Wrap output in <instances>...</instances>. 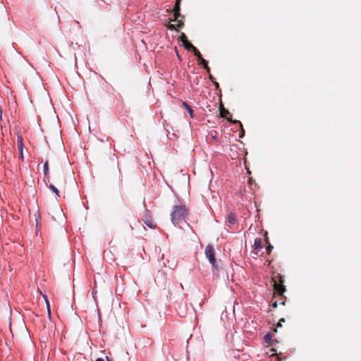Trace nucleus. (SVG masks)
I'll return each instance as SVG.
<instances>
[{
    "mask_svg": "<svg viewBox=\"0 0 361 361\" xmlns=\"http://www.w3.org/2000/svg\"><path fill=\"white\" fill-rule=\"evenodd\" d=\"M167 27L168 29L171 30H176V25L175 24H168L167 25Z\"/></svg>",
    "mask_w": 361,
    "mask_h": 361,
    "instance_id": "a211bd4d",
    "label": "nucleus"
},
{
    "mask_svg": "<svg viewBox=\"0 0 361 361\" xmlns=\"http://www.w3.org/2000/svg\"><path fill=\"white\" fill-rule=\"evenodd\" d=\"M18 147L20 152L23 151V139L20 137H18Z\"/></svg>",
    "mask_w": 361,
    "mask_h": 361,
    "instance_id": "f8f14e48",
    "label": "nucleus"
},
{
    "mask_svg": "<svg viewBox=\"0 0 361 361\" xmlns=\"http://www.w3.org/2000/svg\"><path fill=\"white\" fill-rule=\"evenodd\" d=\"M43 171H44V176L47 177V180H49V177H48V175H49V162H48V161H46L44 162V164Z\"/></svg>",
    "mask_w": 361,
    "mask_h": 361,
    "instance_id": "1a4fd4ad",
    "label": "nucleus"
},
{
    "mask_svg": "<svg viewBox=\"0 0 361 361\" xmlns=\"http://www.w3.org/2000/svg\"><path fill=\"white\" fill-rule=\"evenodd\" d=\"M183 46L185 47V48L188 50V51H192V49H195V46L191 44L190 42H188V40L183 42Z\"/></svg>",
    "mask_w": 361,
    "mask_h": 361,
    "instance_id": "9d476101",
    "label": "nucleus"
},
{
    "mask_svg": "<svg viewBox=\"0 0 361 361\" xmlns=\"http://www.w3.org/2000/svg\"><path fill=\"white\" fill-rule=\"evenodd\" d=\"M285 322V319L282 318V319L279 321V324H278L277 326H282V325H281V324H282V322Z\"/></svg>",
    "mask_w": 361,
    "mask_h": 361,
    "instance_id": "412c9836",
    "label": "nucleus"
},
{
    "mask_svg": "<svg viewBox=\"0 0 361 361\" xmlns=\"http://www.w3.org/2000/svg\"><path fill=\"white\" fill-rule=\"evenodd\" d=\"M271 335L269 334V333H267L264 336V341L267 343H269L271 340Z\"/></svg>",
    "mask_w": 361,
    "mask_h": 361,
    "instance_id": "dca6fc26",
    "label": "nucleus"
},
{
    "mask_svg": "<svg viewBox=\"0 0 361 361\" xmlns=\"http://www.w3.org/2000/svg\"><path fill=\"white\" fill-rule=\"evenodd\" d=\"M182 106L188 111L190 118H194L193 110L192 109L191 106L189 104H188V103H186L185 102H183L182 103Z\"/></svg>",
    "mask_w": 361,
    "mask_h": 361,
    "instance_id": "0eeeda50",
    "label": "nucleus"
},
{
    "mask_svg": "<svg viewBox=\"0 0 361 361\" xmlns=\"http://www.w3.org/2000/svg\"><path fill=\"white\" fill-rule=\"evenodd\" d=\"M181 39H182L183 42L188 40L187 37L185 36V35L184 33H182Z\"/></svg>",
    "mask_w": 361,
    "mask_h": 361,
    "instance_id": "aec40b11",
    "label": "nucleus"
},
{
    "mask_svg": "<svg viewBox=\"0 0 361 361\" xmlns=\"http://www.w3.org/2000/svg\"><path fill=\"white\" fill-rule=\"evenodd\" d=\"M233 123H238L240 125V128H243V125H242V123L239 121H233ZM244 135H245V131H244L243 129H242V130H241V132H240V133L239 135V137H243L244 136Z\"/></svg>",
    "mask_w": 361,
    "mask_h": 361,
    "instance_id": "2eb2a0df",
    "label": "nucleus"
},
{
    "mask_svg": "<svg viewBox=\"0 0 361 361\" xmlns=\"http://www.w3.org/2000/svg\"><path fill=\"white\" fill-rule=\"evenodd\" d=\"M254 246H255V250L261 249L262 247L261 240L260 239H256L255 240Z\"/></svg>",
    "mask_w": 361,
    "mask_h": 361,
    "instance_id": "9b49d317",
    "label": "nucleus"
},
{
    "mask_svg": "<svg viewBox=\"0 0 361 361\" xmlns=\"http://www.w3.org/2000/svg\"><path fill=\"white\" fill-rule=\"evenodd\" d=\"M144 223L150 228H154L156 226L152 216L147 212L144 216Z\"/></svg>",
    "mask_w": 361,
    "mask_h": 361,
    "instance_id": "7ed1b4c3",
    "label": "nucleus"
},
{
    "mask_svg": "<svg viewBox=\"0 0 361 361\" xmlns=\"http://www.w3.org/2000/svg\"><path fill=\"white\" fill-rule=\"evenodd\" d=\"M96 291H92V296L93 298L95 299V294H96Z\"/></svg>",
    "mask_w": 361,
    "mask_h": 361,
    "instance_id": "a878e982",
    "label": "nucleus"
},
{
    "mask_svg": "<svg viewBox=\"0 0 361 361\" xmlns=\"http://www.w3.org/2000/svg\"><path fill=\"white\" fill-rule=\"evenodd\" d=\"M173 19L171 20V21H176L178 20V18L180 16V3L176 2V4L173 7Z\"/></svg>",
    "mask_w": 361,
    "mask_h": 361,
    "instance_id": "20e7f679",
    "label": "nucleus"
},
{
    "mask_svg": "<svg viewBox=\"0 0 361 361\" xmlns=\"http://www.w3.org/2000/svg\"><path fill=\"white\" fill-rule=\"evenodd\" d=\"M272 249H273V246L272 245H269V246H267V253L268 254L270 253Z\"/></svg>",
    "mask_w": 361,
    "mask_h": 361,
    "instance_id": "6ab92c4d",
    "label": "nucleus"
},
{
    "mask_svg": "<svg viewBox=\"0 0 361 361\" xmlns=\"http://www.w3.org/2000/svg\"><path fill=\"white\" fill-rule=\"evenodd\" d=\"M183 25V23H182L181 21H178V23L176 25V27H182Z\"/></svg>",
    "mask_w": 361,
    "mask_h": 361,
    "instance_id": "4be33fe9",
    "label": "nucleus"
},
{
    "mask_svg": "<svg viewBox=\"0 0 361 361\" xmlns=\"http://www.w3.org/2000/svg\"><path fill=\"white\" fill-rule=\"evenodd\" d=\"M188 216V209L185 205H176L173 207L171 214V220L174 226H178L185 221Z\"/></svg>",
    "mask_w": 361,
    "mask_h": 361,
    "instance_id": "f257e3e1",
    "label": "nucleus"
},
{
    "mask_svg": "<svg viewBox=\"0 0 361 361\" xmlns=\"http://www.w3.org/2000/svg\"><path fill=\"white\" fill-rule=\"evenodd\" d=\"M227 221L231 224V225H235L237 224V219H236V216L234 213L233 212H231L228 214V216H227Z\"/></svg>",
    "mask_w": 361,
    "mask_h": 361,
    "instance_id": "423d86ee",
    "label": "nucleus"
},
{
    "mask_svg": "<svg viewBox=\"0 0 361 361\" xmlns=\"http://www.w3.org/2000/svg\"><path fill=\"white\" fill-rule=\"evenodd\" d=\"M277 306H278V303H277L276 301L272 303V307H277Z\"/></svg>",
    "mask_w": 361,
    "mask_h": 361,
    "instance_id": "5701e85b",
    "label": "nucleus"
},
{
    "mask_svg": "<svg viewBox=\"0 0 361 361\" xmlns=\"http://www.w3.org/2000/svg\"><path fill=\"white\" fill-rule=\"evenodd\" d=\"M197 61L199 64L202 65L206 69V71L209 73L210 69L208 66V62L204 59H203L202 56Z\"/></svg>",
    "mask_w": 361,
    "mask_h": 361,
    "instance_id": "6e6552de",
    "label": "nucleus"
},
{
    "mask_svg": "<svg viewBox=\"0 0 361 361\" xmlns=\"http://www.w3.org/2000/svg\"><path fill=\"white\" fill-rule=\"evenodd\" d=\"M20 159L21 160H23V152H20Z\"/></svg>",
    "mask_w": 361,
    "mask_h": 361,
    "instance_id": "b1692460",
    "label": "nucleus"
},
{
    "mask_svg": "<svg viewBox=\"0 0 361 361\" xmlns=\"http://www.w3.org/2000/svg\"><path fill=\"white\" fill-rule=\"evenodd\" d=\"M49 189L54 192L57 196H59V190L52 184H50L49 186Z\"/></svg>",
    "mask_w": 361,
    "mask_h": 361,
    "instance_id": "ddd939ff",
    "label": "nucleus"
},
{
    "mask_svg": "<svg viewBox=\"0 0 361 361\" xmlns=\"http://www.w3.org/2000/svg\"><path fill=\"white\" fill-rule=\"evenodd\" d=\"M106 361H113L112 360L109 359L107 356L106 357Z\"/></svg>",
    "mask_w": 361,
    "mask_h": 361,
    "instance_id": "bb28decb",
    "label": "nucleus"
},
{
    "mask_svg": "<svg viewBox=\"0 0 361 361\" xmlns=\"http://www.w3.org/2000/svg\"><path fill=\"white\" fill-rule=\"evenodd\" d=\"M96 361H104V358H101V357H99V358H97V359L96 360Z\"/></svg>",
    "mask_w": 361,
    "mask_h": 361,
    "instance_id": "393cba45",
    "label": "nucleus"
},
{
    "mask_svg": "<svg viewBox=\"0 0 361 361\" xmlns=\"http://www.w3.org/2000/svg\"><path fill=\"white\" fill-rule=\"evenodd\" d=\"M44 298L45 299V301H46V304H47V310H48V314H49V317H51V310H50V305H49V302L48 301V300L46 298V297L44 295Z\"/></svg>",
    "mask_w": 361,
    "mask_h": 361,
    "instance_id": "f3484780",
    "label": "nucleus"
},
{
    "mask_svg": "<svg viewBox=\"0 0 361 361\" xmlns=\"http://www.w3.org/2000/svg\"><path fill=\"white\" fill-rule=\"evenodd\" d=\"M180 1H181V0H176V2H179V3H180Z\"/></svg>",
    "mask_w": 361,
    "mask_h": 361,
    "instance_id": "cd10ccee",
    "label": "nucleus"
},
{
    "mask_svg": "<svg viewBox=\"0 0 361 361\" xmlns=\"http://www.w3.org/2000/svg\"><path fill=\"white\" fill-rule=\"evenodd\" d=\"M192 51L194 53V55L197 57V60H199L202 57L200 52L196 47H195V49H192Z\"/></svg>",
    "mask_w": 361,
    "mask_h": 361,
    "instance_id": "4468645a",
    "label": "nucleus"
},
{
    "mask_svg": "<svg viewBox=\"0 0 361 361\" xmlns=\"http://www.w3.org/2000/svg\"><path fill=\"white\" fill-rule=\"evenodd\" d=\"M205 255L213 267H216V260L215 258V250L212 245H208L205 248Z\"/></svg>",
    "mask_w": 361,
    "mask_h": 361,
    "instance_id": "f03ea898",
    "label": "nucleus"
},
{
    "mask_svg": "<svg viewBox=\"0 0 361 361\" xmlns=\"http://www.w3.org/2000/svg\"><path fill=\"white\" fill-rule=\"evenodd\" d=\"M273 286H274V290L280 295L283 294L286 290L284 286L279 284L276 281L274 282Z\"/></svg>",
    "mask_w": 361,
    "mask_h": 361,
    "instance_id": "39448f33",
    "label": "nucleus"
},
{
    "mask_svg": "<svg viewBox=\"0 0 361 361\" xmlns=\"http://www.w3.org/2000/svg\"><path fill=\"white\" fill-rule=\"evenodd\" d=\"M36 224H37V227L38 226V221L37 220Z\"/></svg>",
    "mask_w": 361,
    "mask_h": 361,
    "instance_id": "c85d7f7f",
    "label": "nucleus"
}]
</instances>
